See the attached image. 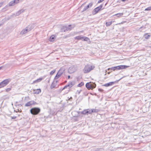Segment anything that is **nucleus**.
I'll return each instance as SVG.
<instances>
[{"mask_svg": "<svg viewBox=\"0 0 151 151\" xmlns=\"http://www.w3.org/2000/svg\"><path fill=\"white\" fill-rule=\"evenodd\" d=\"M129 66L125 65H120L116 66L113 67L111 68H108L107 70L109 71L110 70L115 71V70H118L121 69H124L128 67Z\"/></svg>", "mask_w": 151, "mask_h": 151, "instance_id": "1", "label": "nucleus"}, {"mask_svg": "<svg viewBox=\"0 0 151 151\" xmlns=\"http://www.w3.org/2000/svg\"><path fill=\"white\" fill-rule=\"evenodd\" d=\"M95 68L94 66L91 65L89 64L86 65L83 69V72L85 73L89 72Z\"/></svg>", "mask_w": 151, "mask_h": 151, "instance_id": "2", "label": "nucleus"}, {"mask_svg": "<svg viewBox=\"0 0 151 151\" xmlns=\"http://www.w3.org/2000/svg\"><path fill=\"white\" fill-rule=\"evenodd\" d=\"M41 111L40 109L37 107L32 108L30 110V113L33 115H37L39 114Z\"/></svg>", "mask_w": 151, "mask_h": 151, "instance_id": "3", "label": "nucleus"}, {"mask_svg": "<svg viewBox=\"0 0 151 151\" xmlns=\"http://www.w3.org/2000/svg\"><path fill=\"white\" fill-rule=\"evenodd\" d=\"M75 82L74 81L72 82H69L68 83V84L65 85L62 89V91L67 88H68L70 90V88L72 87L73 86L75 85Z\"/></svg>", "mask_w": 151, "mask_h": 151, "instance_id": "4", "label": "nucleus"}, {"mask_svg": "<svg viewBox=\"0 0 151 151\" xmlns=\"http://www.w3.org/2000/svg\"><path fill=\"white\" fill-rule=\"evenodd\" d=\"M71 26V25H69L68 26H63L61 29V31L64 32L70 30L72 29Z\"/></svg>", "mask_w": 151, "mask_h": 151, "instance_id": "5", "label": "nucleus"}, {"mask_svg": "<svg viewBox=\"0 0 151 151\" xmlns=\"http://www.w3.org/2000/svg\"><path fill=\"white\" fill-rule=\"evenodd\" d=\"M124 77H122L120 78L118 80H117L115 81L114 82H109L108 83H107L106 84H104L103 86H105L106 87H108L112 85L113 84H114L115 83H117L120 80H121L123 78H124Z\"/></svg>", "mask_w": 151, "mask_h": 151, "instance_id": "6", "label": "nucleus"}, {"mask_svg": "<svg viewBox=\"0 0 151 151\" xmlns=\"http://www.w3.org/2000/svg\"><path fill=\"white\" fill-rule=\"evenodd\" d=\"M76 70V67L72 65L70 67L68 70V72L70 74L74 72Z\"/></svg>", "mask_w": 151, "mask_h": 151, "instance_id": "7", "label": "nucleus"}, {"mask_svg": "<svg viewBox=\"0 0 151 151\" xmlns=\"http://www.w3.org/2000/svg\"><path fill=\"white\" fill-rule=\"evenodd\" d=\"M11 81V79H10L8 78L6 79H5V80L2 81L1 82L2 87H3L6 86L9 83L10 81Z\"/></svg>", "mask_w": 151, "mask_h": 151, "instance_id": "8", "label": "nucleus"}, {"mask_svg": "<svg viewBox=\"0 0 151 151\" xmlns=\"http://www.w3.org/2000/svg\"><path fill=\"white\" fill-rule=\"evenodd\" d=\"M37 104V103L35 101H31L26 103L25 105V106L26 107L30 106L32 105H35Z\"/></svg>", "mask_w": 151, "mask_h": 151, "instance_id": "9", "label": "nucleus"}, {"mask_svg": "<svg viewBox=\"0 0 151 151\" xmlns=\"http://www.w3.org/2000/svg\"><path fill=\"white\" fill-rule=\"evenodd\" d=\"M81 113L83 115H88V114H91L90 112V109H85L83 111H81Z\"/></svg>", "mask_w": 151, "mask_h": 151, "instance_id": "10", "label": "nucleus"}, {"mask_svg": "<svg viewBox=\"0 0 151 151\" xmlns=\"http://www.w3.org/2000/svg\"><path fill=\"white\" fill-rule=\"evenodd\" d=\"M19 1L17 0H14L10 1L9 3V6H13L15 5V4H16L18 3Z\"/></svg>", "mask_w": 151, "mask_h": 151, "instance_id": "11", "label": "nucleus"}, {"mask_svg": "<svg viewBox=\"0 0 151 151\" xmlns=\"http://www.w3.org/2000/svg\"><path fill=\"white\" fill-rule=\"evenodd\" d=\"M93 5V3L92 2L90 3L87 6L85 7L82 11V12L86 11L87 9L91 7Z\"/></svg>", "mask_w": 151, "mask_h": 151, "instance_id": "12", "label": "nucleus"}, {"mask_svg": "<svg viewBox=\"0 0 151 151\" xmlns=\"http://www.w3.org/2000/svg\"><path fill=\"white\" fill-rule=\"evenodd\" d=\"M34 28V26L33 25H28L27 27H26L27 30L28 32H29L32 29Z\"/></svg>", "mask_w": 151, "mask_h": 151, "instance_id": "13", "label": "nucleus"}, {"mask_svg": "<svg viewBox=\"0 0 151 151\" xmlns=\"http://www.w3.org/2000/svg\"><path fill=\"white\" fill-rule=\"evenodd\" d=\"M91 89H90L92 90L93 89L95 88L96 86V84L95 83L93 82L91 83Z\"/></svg>", "mask_w": 151, "mask_h": 151, "instance_id": "14", "label": "nucleus"}, {"mask_svg": "<svg viewBox=\"0 0 151 151\" xmlns=\"http://www.w3.org/2000/svg\"><path fill=\"white\" fill-rule=\"evenodd\" d=\"M100 10H99L97 7H96V8H95L93 11V14H96L97 13H98L99 11Z\"/></svg>", "mask_w": 151, "mask_h": 151, "instance_id": "15", "label": "nucleus"}, {"mask_svg": "<svg viewBox=\"0 0 151 151\" xmlns=\"http://www.w3.org/2000/svg\"><path fill=\"white\" fill-rule=\"evenodd\" d=\"M90 112H91V114L92 113H96L98 112H99V110L98 109H90Z\"/></svg>", "mask_w": 151, "mask_h": 151, "instance_id": "16", "label": "nucleus"}, {"mask_svg": "<svg viewBox=\"0 0 151 151\" xmlns=\"http://www.w3.org/2000/svg\"><path fill=\"white\" fill-rule=\"evenodd\" d=\"M55 39V36L54 35H52L49 39V40L50 42L54 41Z\"/></svg>", "mask_w": 151, "mask_h": 151, "instance_id": "17", "label": "nucleus"}, {"mask_svg": "<svg viewBox=\"0 0 151 151\" xmlns=\"http://www.w3.org/2000/svg\"><path fill=\"white\" fill-rule=\"evenodd\" d=\"M91 83V82H88L86 84V87L88 90H89L90 89H91V86L90 84Z\"/></svg>", "mask_w": 151, "mask_h": 151, "instance_id": "18", "label": "nucleus"}, {"mask_svg": "<svg viewBox=\"0 0 151 151\" xmlns=\"http://www.w3.org/2000/svg\"><path fill=\"white\" fill-rule=\"evenodd\" d=\"M24 11V9H21L20 10L16 13V15L18 16L21 13H23Z\"/></svg>", "mask_w": 151, "mask_h": 151, "instance_id": "19", "label": "nucleus"}, {"mask_svg": "<svg viewBox=\"0 0 151 151\" xmlns=\"http://www.w3.org/2000/svg\"><path fill=\"white\" fill-rule=\"evenodd\" d=\"M28 32V31H27V29L26 28L22 30L21 32H20V34L21 35H23V34H25L26 33H27V32Z\"/></svg>", "mask_w": 151, "mask_h": 151, "instance_id": "20", "label": "nucleus"}, {"mask_svg": "<svg viewBox=\"0 0 151 151\" xmlns=\"http://www.w3.org/2000/svg\"><path fill=\"white\" fill-rule=\"evenodd\" d=\"M41 92V90L40 89H37V90H34V92L35 93L38 94L40 93Z\"/></svg>", "mask_w": 151, "mask_h": 151, "instance_id": "21", "label": "nucleus"}, {"mask_svg": "<svg viewBox=\"0 0 151 151\" xmlns=\"http://www.w3.org/2000/svg\"><path fill=\"white\" fill-rule=\"evenodd\" d=\"M144 37L145 39H148L150 37V35H148L147 33H146L144 35Z\"/></svg>", "mask_w": 151, "mask_h": 151, "instance_id": "22", "label": "nucleus"}, {"mask_svg": "<svg viewBox=\"0 0 151 151\" xmlns=\"http://www.w3.org/2000/svg\"><path fill=\"white\" fill-rule=\"evenodd\" d=\"M43 79V78H40L37 79L36 80L34 81L33 82V83H35L36 82H39L40 81H41Z\"/></svg>", "mask_w": 151, "mask_h": 151, "instance_id": "23", "label": "nucleus"}, {"mask_svg": "<svg viewBox=\"0 0 151 151\" xmlns=\"http://www.w3.org/2000/svg\"><path fill=\"white\" fill-rule=\"evenodd\" d=\"M56 86V84H55V83H54V82H52V83L50 86V88L52 89H53V88H54L55 86Z\"/></svg>", "mask_w": 151, "mask_h": 151, "instance_id": "24", "label": "nucleus"}, {"mask_svg": "<svg viewBox=\"0 0 151 151\" xmlns=\"http://www.w3.org/2000/svg\"><path fill=\"white\" fill-rule=\"evenodd\" d=\"M103 6V4H101L100 6H99L98 7H97L99 10H101L103 9H104V8H102Z\"/></svg>", "mask_w": 151, "mask_h": 151, "instance_id": "25", "label": "nucleus"}, {"mask_svg": "<svg viewBox=\"0 0 151 151\" xmlns=\"http://www.w3.org/2000/svg\"><path fill=\"white\" fill-rule=\"evenodd\" d=\"M83 38V37H81V36H78L75 37V39H77L78 40H81Z\"/></svg>", "mask_w": 151, "mask_h": 151, "instance_id": "26", "label": "nucleus"}, {"mask_svg": "<svg viewBox=\"0 0 151 151\" xmlns=\"http://www.w3.org/2000/svg\"><path fill=\"white\" fill-rule=\"evenodd\" d=\"M112 22L111 21L110 22H106V23L105 24L106 27H109V26H110L111 25V24H112Z\"/></svg>", "mask_w": 151, "mask_h": 151, "instance_id": "27", "label": "nucleus"}, {"mask_svg": "<svg viewBox=\"0 0 151 151\" xmlns=\"http://www.w3.org/2000/svg\"><path fill=\"white\" fill-rule=\"evenodd\" d=\"M61 76V75H60V74H58V73H57L54 78V79H58Z\"/></svg>", "mask_w": 151, "mask_h": 151, "instance_id": "28", "label": "nucleus"}, {"mask_svg": "<svg viewBox=\"0 0 151 151\" xmlns=\"http://www.w3.org/2000/svg\"><path fill=\"white\" fill-rule=\"evenodd\" d=\"M123 14V13H119L115 14V15L117 17H119L122 16Z\"/></svg>", "mask_w": 151, "mask_h": 151, "instance_id": "29", "label": "nucleus"}, {"mask_svg": "<svg viewBox=\"0 0 151 151\" xmlns=\"http://www.w3.org/2000/svg\"><path fill=\"white\" fill-rule=\"evenodd\" d=\"M84 85V83L83 82H81V83L78 84V87H81Z\"/></svg>", "mask_w": 151, "mask_h": 151, "instance_id": "30", "label": "nucleus"}, {"mask_svg": "<svg viewBox=\"0 0 151 151\" xmlns=\"http://www.w3.org/2000/svg\"><path fill=\"white\" fill-rule=\"evenodd\" d=\"M58 74H60V75H61L63 73V72L62 70L61 69H60L58 72Z\"/></svg>", "mask_w": 151, "mask_h": 151, "instance_id": "31", "label": "nucleus"}, {"mask_svg": "<svg viewBox=\"0 0 151 151\" xmlns=\"http://www.w3.org/2000/svg\"><path fill=\"white\" fill-rule=\"evenodd\" d=\"M151 10V6L145 9V11H150Z\"/></svg>", "mask_w": 151, "mask_h": 151, "instance_id": "32", "label": "nucleus"}, {"mask_svg": "<svg viewBox=\"0 0 151 151\" xmlns=\"http://www.w3.org/2000/svg\"><path fill=\"white\" fill-rule=\"evenodd\" d=\"M55 70H54L51 71L50 72V75H52L55 72Z\"/></svg>", "mask_w": 151, "mask_h": 151, "instance_id": "33", "label": "nucleus"}, {"mask_svg": "<svg viewBox=\"0 0 151 151\" xmlns=\"http://www.w3.org/2000/svg\"><path fill=\"white\" fill-rule=\"evenodd\" d=\"M82 39H83V40L84 41H87L88 40H89V38L87 37L85 38L83 37V38Z\"/></svg>", "mask_w": 151, "mask_h": 151, "instance_id": "34", "label": "nucleus"}, {"mask_svg": "<svg viewBox=\"0 0 151 151\" xmlns=\"http://www.w3.org/2000/svg\"><path fill=\"white\" fill-rule=\"evenodd\" d=\"M11 88H8L6 89V92H9L11 90Z\"/></svg>", "mask_w": 151, "mask_h": 151, "instance_id": "35", "label": "nucleus"}, {"mask_svg": "<svg viewBox=\"0 0 151 151\" xmlns=\"http://www.w3.org/2000/svg\"><path fill=\"white\" fill-rule=\"evenodd\" d=\"M12 119H14L17 118V116H11Z\"/></svg>", "mask_w": 151, "mask_h": 151, "instance_id": "36", "label": "nucleus"}, {"mask_svg": "<svg viewBox=\"0 0 151 151\" xmlns=\"http://www.w3.org/2000/svg\"><path fill=\"white\" fill-rule=\"evenodd\" d=\"M98 90L100 92H103L104 91V90L102 89L101 88H99Z\"/></svg>", "mask_w": 151, "mask_h": 151, "instance_id": "37", "label": "nucleus"}, {"mask_svg": "<svg viewBox=\"0 0 151 151\" xmlns=\"http://www.w3.org/2000/svg\"><path fill=\"white\" fill-rule=\"evenodd\" d=\"M104 0H99L98 1V3H100L101 2H102L103 1H104Z\"/></svg>", "mask_w": 151, "mask_h": 151, "instance_id": "38", "label": "nucleus"}, {"mask_svg": "<svg viewBox=\"0 0 151 151\" xmlns=\"http://www.w3.org/2000/svg\"><path fill=\"white\" fill-rule=\"evenodd\" d=\"M102 148H97L96 149V151H99L100 150H102Z\"/></svg>", "mask_w": 151, "mask_h": 151, "instance_id": "39", "label": "nucleus"}, {"mask_svg": "<svg viewBox=\"0 0 151 151\" xmlns=\"http://www.w3.org/2000/svg\"><path fill=\"white\" fill-rule=\"evenodd\" d=\"M3 2L0 3V7L2 6L3 4Z\"/></svg>", "mask_w": 151, "mask_h": 151, "instance_id": "40", "label": "nucleus"}, {"mask_svg": "<svg viewBox=\"0 0 151 151\" xmlns=\"http://www.w3.org/2000/svg\"><path fill=\"white\" fill-rule=\"evenodd\" d=\"M82 91V90H80V91L78 90L77 91V92H78V94H79Z\"/></svg>", "mask_w": 151, "mask_h": 151, "instance_id": "41", "label": "nucleus"}, {"mask_svg": "<svg viewBox=\"0 0 151 151\" xmlns=\"http://www.w3.org/2000/svg\"><path fill=\"white\" fill-rule=\"evenodd\" d=\"M2 87H2V84L1 83V82L0 83V88Z\"/></svg>", "mask_w": 151, "mask_h": 151, "instance_id": "42", "label": "nucleus"}, {"mask_svg": "<svg viewBox=\"0 0 151 151\" xmlns=\"http://www.w3.org/2000/svg\"><path fill=\"white\" fill-rule=\"evenodd\" d=\"M70 78V76L69 75L68 76V79H69Z\"/></svg>", "mask_w": 151, "mask_h": 151, "instance_id": "43", "label": "nucleus"}, {"mask_svg": "<svg viewBox=\"0 0 151 151\" xmlns=\"http://www.w3.org/2000/svg\"><path fill=\"white\" fill-rule=\"evenodd\" d=\"M3 66H1V67H0V70H1V68H2Z\"/></svg>", "mask_w": 151, "mask_h": 151, "instance_id": "44", "label": "nucleus"}, {"mask_svg": "<svg viewBox=\"0 0 151 151\" xmlns=\"http://www.w3.org/2000/svg\"><path fill=\"white\" fill-rule=\"evenodd\" d=\"M110 73H111V72H108V74H109Z\"/></svg>", "mask_w": 151, "mask_h": 151, "instance_id": "45", "label": "nucleus"}, {"mask_svg": "<svg viewBox=\"0 0 151 151\" xmlns=\"http://www.w3.org/2000/svg\"><path fill=\"white\" fill-rule=\"evenodd\" d=\"M20 105H21V104H18V105L19 106Z\"/></svg>", "mask_w": 151, "mask_h": 151, "instance_id": "46", "label": "nucleus"}, {"mask_svg": "<svg viewBox=\"0 0 151 151\" xmlns=\"http://www.w3.org/2000/svg\"><path fill=\"white\" fill-rule=\"evenodd\" d=\"M107 4V3H106L105 4V6H106V5Z\"/></svg>", "mask_w": 151, "mask_h": 151, "instance_id": "47", "label": "nucleus"}, {"mask_svg": "<svg viewBox=\"0 0 151 151\" xmlns=\"http://www.w3.org/2000/svg\"><path fill=\"white\" fill-rule=\"evenodd\" d=\"M122 24H123V22H122L121 23Z\"/></svg>", "mask_w": 151, "mask_h": 151, "instance_id": "48", "label": "nucleus"}, {"mask_svg": "<svg viewBox=\"0 0 151 151\" xmlns=\"http://www.w3.org/2000/svg\"><path fill=\"white\" fill-rule=\"evenodd\" d=\"M57 82H58V81H56V83Z\"/></svg>", "mask_w": 151, "mask_h": 151, "instance_id": "49", "label": "nucleus"}, {"mask_svg": "<svg viewBox=\"0 0 151 151\" xmlns=\"http://www.w3.org/2000/svg\"><path fill=\"white\" fill-rule=\"evenodd\" d=\"M49 81H50L49 80V81H48V83H49Z\"/></svg>", "mask_w": 151, "mask_h": 151, "instance_id": "50", "label": "nucleus"}, {"mask_svg": "<svg viewBox=\"0 0 151 151\" xmlns=\"http://www.w3.org/2000/svg\"><path fill=\"white\" fill-rule=\"evenodd\" d=\"M70 98L72 99V97H70Z\"/></svg>", "mask_w": 151, "mask_h": 151, "instance_id": "51", "label": "nucleus"}, {"mask_svg": "<svg viewBox=\"0 0 151 151\" xmlns=\"http://www.w3.org/2000/svg\"><path fill=\"white\" fill-rule=\"evenodd\" d=\"M17 0V1H19V0Z\"/></svg>", "mask_w": 151, "mask_h": 151, "instance_id": "52", "label": "nucleus"}, {"mask_svg": "<svg viewBox=\"0 0 151 151\" xmlns=\"http://www.w3.org/2000/svg\"><path fill=\"white\" fill-rule=\"evenodd\" d=\"M1 26V25L0 24V26Z\"/></svg>", "mask_w": 151, "mask_h": 151, "instance_id": "53", "label": "nucleus"}]
</instances>
